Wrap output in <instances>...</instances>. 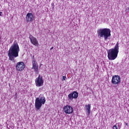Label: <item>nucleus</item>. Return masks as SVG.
Instances as JSON below:
<instances>
[{
	"mask_svg": "<svg viewBox=\"0 0 129 129\" xmlns=\"http://www.w3.org/2000/svg\"><path fill=\"white\" fill-rule=\"evenodd\" d=\"M46 102V99L45 97L42 96L40 97L36 98L35 99V107L37 110H39L41 107H42V105L45 104Z\"/></svg>",
	"mask_w": 129,
	"mask_h": 129,
	"instance_id": "obj_4",
	"label": "nucleus"
},
{
	"mask_svg": "<svg viewBox=\"0 0 129 129\" xmlns=\"http://www.w3.org/2000/svg\"><path fill=\"white\" fill-rule=\"evenodd\" d=\"M63 111L66 114H71L73 113L74 109L70 105H66L63 107Z\"/></svg>",
	"mask_w": 129,
	"mask_h": 129,
	"instance_id": "obj_9",
	"label": "nucleus"
},
{
	"mask_svg": "<svg viewBox=\"0 0 129 129\" xmlns=\"http://www.w3.org/2000/svg\"><path fill=\"white\" fill-rule=\"evenodd\" d=\"M29 39H30L31 44H33L34 46H38V45H39V42H38V40H37V38L34 37L33 35H30L29 36Z\"/></svg>",
	"mask_w": 129,
	"mask_h": 129,
	"instance_id": "obj_11",
	"label": "nucleus"
},
{
	"mask_svg": "<svg viewBox=\"0 0 129 129\" xmlns=\"http://www.w3.org/2000/svg\"><path fill=\"white\" fill-rule=\"evenodd\" d=\"M126 12H127V13L129 12V8H127V9H126Z\"/></svg>",
	"mask_w": 129,
	"mask_h": 129,
	"instance_id": "obj_16",
	"label": "nucleus"
},
{
	"mask_svg": "<svg viewBox=\"0 0 129 129\" xmlns=\"http://www.w3.org/2000/svg\"><path fill=\"white\" fill-rule=\"evenodd\" d=\"M86 107L87 115H89V114H90V112H91V111L90 110L91 106V105L89 104L88 105H86Z\"/></svg>",
	"mask_w": 129,
	"mask_h": 129,
	"instance_id": "obj_13",
	"label": "nucleus"
},
{
	"mask_svg": "<svg viewBox=\"0 0 129 129\" xmlns=\"http://www.w3.org/2000/svg\"><path fill=\"white\" fill-rule=\"evenodd\" d=\"M34 20V15L32 13H28L26 15V22H32Z\"/></svg>",
	"mask_w": 129,
	"mask_h": 129,
	"instance_id": "obj_12",
	"label": "nucleus"
},
{
	"mask_svg": "<svg viewBox=\"0 0 129 129\" xmlns=\"http://www.w3.org/2000/svg\"><path fill=\"white\" fill-rule=\"evenodd\" d=\"M26 65L23 62H18L16 64V69L18 71H22L25 69Z\"/></svg>",
	"mask_w": 129,
	"mask_h": 129,
	"instance_id": "obj_10",
	"label": "nucleus"
},
{
	"mask_svg": "<svg viewBox=\"0 0 129 129\" xmlns=\"http://www.w3.org/2000/svg\"><path fill=\"white\" fill-rule=\"evenodd\" d=\"M119 49L118 42H117L114 48H111L107 51L108 59L111 60H115L117 58Z\"/></svg>",
	"mask_w": 129,
	"mask_h": 129,
	"instance_id": "obj_2",
	"label": "nucleus"
},
{
	"mask_svg": "<svg viewBox=\"0 0 129 129\" xmlns=\"http://www.w3.org/2000/svg\"><path fill=\"white\" fill-rule=\"evenodd\" d=\"M79 96L78 92L74 91L68 95V100L72 101L73 99H76Z\"/></svg>",
	"mask_w": 129,
	"mask_h": 129,
	"instance_id": "obj_8",
	"label": "nucleus"
},
{
	"mask_svg": "<svg viewBox=\"0 0 129 129\" xmlns=\"http://www.w3.org/2000/svg\"><path fill=\"white\" fill-rule=\"evenodd\" d=\"M98 37L100 38H104V40L106 41L108 38L111 36V31L108 28H100L97 31Z\"/></svg>",
	"mask_w": 129,
	"mask_h": 129,
	"instance_id": "obj_3",
	"label": "nucleus"
},
{
	"mask_svg": "<svg viewBox=\"0 0 129 129\" xmlns=\"http://www.w3.org/2000/svg\"><path fill=\"white\" fill-rule=\"evenodd\" d=\"M62 80H66V76H63L62 77Z\"/></svg>",
	"mask_w": 129,
	"mask_h": 129,
	"instance_id": "obj_15",
	"label": "nucleus"
},
{
	"mask_svg": "<svg viewBox=\"0 0 129 129\" xmlns=\"http://www.w3.org/2000/svg\"><path fill=\"white\" fill-rule=\"evenodd\" d=\"M19 52H20L19 44L18 42H14L8 51V55L9 60L15 61V58L19 57Z\"/></svg>",
	"mask_w": 129,
	"mask_h": 129,
	"instance_id": "obj_1",
	"label": "nucleus"
},
{
	"mask_svg": "<svg viewBox=\"0 0 129 129\" xmlns=\"http://www.w3.org/2000/svg\"><path fill=\"white\" fill-rule=\"evenodd\" d=\"M32 69H33L35 73H38L39 72V65H38V62L36 61V59H35V56H33L32 57Z\"/></svg>",
	"mask_w": 129,
	"mask_h": 129,
	"instance_id": "obj_5",
	"label": "nucleus"
},
{
	"mask_svg": "<svg viewBox=\"0 0 129 129\" xmlns=\"http://www.w3.org/2000/svg\"><path fill=\"white\" fill-rule=\"evenodd\" d=\"M17 94H18L16 93L15 94V96H17Z\"/></svg>",
	"mask_w": 129,
	"mask_h": 129,
	"instance_id": "obj_19",
	"label": "nucleus"
},
{
	"mask_svg": "<svg viewBox=\"0 0 129 129\" xmlns=\"http://www.w3.org/2000/svg\"><path fill=\"white\" fill-rule=\"evenodd\" d=\"M112 84L116 85L120 83V77L118 75L113 76L111 80Z\"/></svg>",
	"mask_w": 129,
	"mask_h": 129,
	"instance_id": "obj_7",
	"label": "nucleus"
},
{
	"mask_svg": "<svg viewBox=\"0 0 129 129\" xmlns=\"http://www.w3.org/2000/svg\"><path fill=\"white\" fill-rule=\"evenodd\" d=\"M121 127V123L116 124L113 126V129H120Z\"/></svg>",
	"mask_w": 129,
	"mask_h": 129,
	"instance_id": "obj_14",
	"label": "nucleus"
},
{
	"mask_svg": "<svg viewBox=\"0 0 129 129\" xmlns=\"http://www.w3.org/2000/svg\"><path fill=\"white\" fill-rule=\"evenodd\" d=\"M35 84L37 87H41L44 85V80H43V77L39 75L38 77L35 79Z\"/></svg>",
	"mask_w": 129,
	"mask_h": 129,
	"instance_id": "obj_6",
	"label": "nucleus"
},
{
	"mask_svg": "<svg viewBox=\"0 0 129 129\" xmlns=\"http://www.w3.org/2000/svg\"><path fill=\"white\" fill-rule=\"evenodd\" d=\"M61 1H64V0H61Z\"/></svg>",
	"mask_w": 129,
	"mask_h": 129,
	"instance_id": "obj_20",
	"label": "nucleus"
},
{
	"mask_svg": "<svg viewBox=\"0 0 129 129\" xmlns=\"http://www.w3.org/2000/svg\"><path fill=\"white\" fill-rule=\"evenodd\" d=\"M2 14H3V12H0V16H3V15H2Z\"/></svg>",
	"mask_w": 129,
	"mask_h": 129,
	"instance_id": "obj_17",
	"label": "nucleus"
},
{
	"mask_svg": "<svg viewBox=\"0 0 129 129\" xmlns=\"http://www.w3.org/2000/svg\"><path fill=\"white\" fill-rule=\"evenodd\" d=\"M53 49H54V47H51L50 50H53Z\"/></svg>",
	"mask_w": 129,
	"mask_h": 129,
	"instance_id": "obj_18",
	"label": "nucleus"
}]
</instances>
